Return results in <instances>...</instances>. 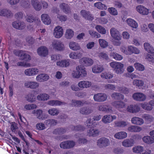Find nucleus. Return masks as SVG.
Instances as JSON below:
<instances>
[{
	"instance_id": "obj_37",
	"label": "nucleus",
	"mask_w": 154,
	"mask_h": 154,
	"mask_svg": "<svg viewBox=\"0 0 154 154\" xmlns=\"http://www.w3.org/2000/svg\"><path fill=\"white\" fill-rule=\"evenodd\" d=\"M57 66L62 67H67L69 65V63L68 60H63L59 61L56 63Z\"/></svg>"
},
{
	"instance_id": "obj_5",
	"label": "nucleus",
	"mask_w": 154,
	"mask_h": 154,
	"mask_svg": "<svg viewBox=\"0 0 154 154\" xmlns=\"http://www.w3.org/2000/svg\"><path fill=\"white\" fill-rule=\"evenodd\" d=\"M110 65L112 68L114 69L117 74H121L123 72L122 69L124 66L123 64L119 62H112Z\"/></svg>"
},
{
	"instance_id": "obj_9",
	"label": "nucleus",
	"mask_w": 154,
	"mask_h": 154,
	"mask_svg": "<svg viewBox=\"0 0 154 154\" xmlns=\"http://www.w3.org/2000/svg\"><path fill=\"white\" fill-rule=\"evenodd\" d=\"M107 98V95L106 94L102 93L95 94L93 97L95 101L99 102H103L106 101Z\"/></svg>"
},
{
	"instance_id": "obj_51",
	"label": "nucleus",
	"mask_w": 154,
	"mask_h": 154,
	"mask_svg": "<svg viewBox=\"0 0 154 154\" xmlns=\"http://www.w3.org/2000/svg\"><path fill=\"white\" fill-rule=\"evenodd\" d=\"M111 118L110 115H105L102 118V120L104 123H109L112 122Z\"/></svg>"
},
{
	"instance_id": "obj_34",
	"label": "nucleus",
	"mask_w": 154,
	"mask_h": 154,
	"mask_svg": "<svg viewBox=\"0 0 154 154\" xmlns=\"http://www.w3.org/2000/svg\"><path fill=\"white\" fill-rule=\"evenodd\" d=\"M127 136V133L124 131H121L116 134L114 137L118 139H122L125 138Z\"/></svg>"
},
{
	"instance_id": "obj_33",
	"label": "nucleus",
	"mask_w": 154,
	"mask_h": 154,
	"mask_svg": "<svg viewBox=\"0 0 154 154\" xmlns=\"http://www.w3.org/2000/svg\"><path fill=\"white\" fill-rule=\"evenodd\" d=\"M66 129L65 128H60L55 129L53 134L55 135H61L64 134L66 131Z\"/></svg>"
},
{
	"instance_id": "obj_2",
	"label": "nucleus",
	"mask_w": 154,
	"mask_h": 154,
	"mask_svg": "<svg viewBox=\"0 0 154 154\" xmlns=\"http://www.w3.org/2000/svg\"><path fill=\"white\" fill-rule=\"evenodd\" d=\"M87 75L85 68L84 67L78 66L76 68V71H74L72 73V76L75 78H79L81 76L85 77Z\"/></svg>"
},
{
	"instance_id": "obj_23",
	"label": "nucleus",
	"mask_w": 154,
	"mask_h": 154,
	"mask_svg": "<svg viewBox=\"0 0 154 154\" xmlns=\"http://www.w3.org/2000/svg\"><path fill=\"white\" fill-rule=\"evenodd\" d=\"M104 70L102 66L100 65H94L92 68V71L94 73H97L101 72Z\"/></svg>"
},
{
	"instance_id": "obj_60",
	"label": "nucleus",
	"mask_w": 154,
	"mask_h": 154,
	"mask_svg": "<svg viewBox=\"0 0 154 154\" xmlns=\"http://www.w3.org/2000/svg\"><path fill=\"white\" fill-rule=\"evenodd\" d=\"M96 29L99 32L102 34H104L106 33V31L105 29L100 25L96 26Z\"/></svg>"
},
{
	"instance_id": "obj_28",
	"label": "nucleus",
	"mask_w": 154,
	"mask_h": 154,
	"mask_svg": "<svg viewBox=\"0 0 154 154\" xmlns=\"http://www.w3.org/2000/svg\"><path fill=\"white\" fill-rule=\"evenodd\" d=\"M112 105L118 109L119 110L121 111L120 109L124 108L125 104L122 101H116L112 103Z\"/></svg>"
},
{
	"instance_id": "obj_40",
	"label": "nucleus",
	"mask_w": 154,
	"mask_h": 154,
	"mask_svg": "<svg viewBox=\"0 0 154 154\" xmlns=\"http://www.w3.org/2000/svg\"><path fill=\"white\" fill-rule=\"evenodd\" d=\"M143 141L147 144H152L154 143V138L149 136H144L143 138Z\"/></svg>"
},
{
	"instance_id": "obj_4",
	"label": "nucleus",
	"mask_w": 154,
	"mask_h": 154,
	"mask_svg": "<svg viewBox=\"0 0 154 154\" xmlns=\"http://www.w3.org/2000/svg\"><path fill=\"white\" fill-rule=\"evenodd\" d=\"M75 142L72 140L63 141L60 144V147L63 149H69L73 148L75 145Z\"/></svg>"
},
{
	"instance_id": "obj_6",
	"label": "nucleus",
	"mask_w": 154,
	"mask_h": 154,
	"mask_svg": "<svg viewBox=\"0 0 154 154\" xmlns=\"http://www.w3.org/2000/svg\"><path fill=\"white\" fill-rule=\"evenodd\" d=\"M110 141L105 137H101L98 139L97 142V146L100 148L106 147L110 144Z\"/></svg>"
},
{
	"instance_id": "obj_22",
	"label": "nucleus",
	"mask_w": 154,
	"mask_h": 154,
	"mask_svg": "<svg viewBox=\"0 0 154 154\" xmlns=\"http://www.w3.org/2000/svg\"><path fill=\"white\" fill-rule=\"evenodd\" d=\"M81 61L85 66H89L92 65L93 63V60L90 58L84 57L81 59Z\"/></svg>"
},
{
	"instance_id": "obj_1",
	"label": "nucleus",
	"mask_w": 154,
	"mask_h": 154,
	"mask_svg": "<svg viewBox=\"0 0 154 154\" xmlns=\"http://www.w3.org/2000/svg\"><path fill=\"white\" fill-rule=\"evenodd\" d=\"M145 50L151 54H148L146 56L147 59L149 61L153 62L154 60V49L153 47L150 46L148 43H145L143 45Z\"/></svg>"
},
{
	"instance_id": "obj_58",
	"label": "nucleus",
	"mask_w": 154,
	"mask_h": 154,
	"mask_svg": "<svg viewBox=\"0 0 154 154\" xmlns=\"http://www.w3.org/2000/svg\"><path fill=\"white\" fill-rule=\"evenodd\" d=\"M48 113L51 115L55 116L57 115L59 112V110L56 108H52L48 110Z\"/></svg>"
},
{
	"instance_id": "obj_21",
	"label": "nucleus",
	"mask_w": 154,
	"mask_h": 154,
	"mask_svg": "<svg viewBox=\"0 0 154 154\" xmlns=\"http://www.w3.org/2000/svg\"><path fill=\"white\" fill-rule=\"evenodd\" d=\"M80 13L81 15L85 19H92L94 18L89 11L82 10L80 11Z\"/></svg>"
},
{
	"instance_id": "obj_12",
	"label": "nucleus",
	"mask_w": 154,
	"mask_h": 154,
	"mask_svg": "<svg viewBox=\"0 0 154 154\" xmlns=\"http://www.w3.org/2000/svg\"><path fill=\"white\" fill-rule=\"evenodd\" d=\"M0 16L11 18L13 16V14L10 10L7 9H0Z\"/></svg>"
},
{
	"instance_id": "obj_26",
	"label": "nucleus",
	"mask_w": 154,
	"mask_h": 154,
	"mask_svg": "<svg viewBox=\"0 0 154 154\" xmlns=\"http://www.w3.org/2000/svg\"><path fill=\"white\" fill-rule=\"evenodd\" d=\"M33 113L35 114L37 118L39 119L43 120L45 119V115L43 113V111L41 109H37L34 111Z\"/></svg>"
},
{
	"instance_id": "obj_64",
	"label": "nucleus",
	"mask_w": 154,
	"mask_h": 154,
	"mask_svg": "<svg viewBox=\"0 0 154 154\" xmlns=\"http://www.w3.org/2000/svg\"><path fill=\"white\" fill-rule=\"evenodd\" d=\"M89 33L93 38H99L100 36V34L94 31L90 30L89 31Z\"/></svg>"
},
{
	"instance_id": "obj_36",
	"label": "nucleus",
	"mask_w": 154,
	"mask_h": 154,
	"mask_svg": "<svg viewBox=\"0 0 154 154\" xmlns=\"http://www.w3.org/2000/svg\"><path fill=\"white\" fill-rule=\"evenodd\" d=\"M144 84V82L140 80L135 79L133 82V85L139 89L141 88L143 86Z\"/></svg>"
},
{
	"instance_id": "obj_46",
	"label": "nucleus",
	"mask_w": 154,
	"mask_h": 154,
	"mask_svg": "<svg viewBox=\"0 0 154 154\" xmlns=\"http://www.w3.org/2000/svg\"><path fill=\"white\" fill-rule=\"evenodd\" d=\"M25 51H24L22 56H21L20 60L26 61H28L31 59V56L29 54L25 53Z\"/></svg>"
},
{
	"instance_id": "obj_31",
	"label": "nucleus",
	"mask_w": 154,
	"mask_h": 154,
	"mask_svg": "<svg viewBox=\"0 0 154 154\" xmlns=\"http://www.w3.org/2000/svg\"><path fill=\"white\" fill-rule=\"evenodd\" d=\"M70 48L72 50L77 51L80 49V47L79 44L76 42H71L69 44Z\"/></svg>"
},
{
	"instance_id": "obj_25",
	"label": "nucleus",
	"mask_w": 154,
	"mask_h": 154,
	"mask_svg": "<svg viewBox=\"0 0 154 154\" xmlns=\"http://www.w3.org/2000/svg\"><path fill=\"white\" fill-rule=\"evenodd\" d=\"M138 12L143 15H146L149 13V10L143 6L139 5L137 7Z\"/></svg>"
},
{
	"instance_id": "obj_30",
	"label": "nucleus",
	"mask_w": 154,
	"mask_h": 154,
	"mask_svg": "<svg viewBox=\"0 0 154 154\" xmlns=\"http://www.w3.org/2000/svg\"><path fill=\"white\" fill-rule=\"evenodd\" d=\"M131 121L132 123L138 125H141L144 123V121L142 119L138 117L132 118Z\"/></svg>"
},
{
	"instance_id": "obj_11",
	"label": "nucleus",
	"mask_w": 154,
	"mask_h": 154,
	"mask_svg": "<svg viewBox=\"0 0 154 154\" xmlns=\"http://www.w3.org/2000/svg\"><path fill=\"white\" fill-rule=\"evenodd\" d=\"M54 35L57 38L61 37L63 34V30L60 26H56L54 29L53 32Z\"/></svg>"
},
{
	"instance_id": "obj_3",
	"label": "nucleus",
	"mask_w": 154,
	"mask_h": 154,
	"mask_svg": "<svg viewBox=\"0 0 154 154\" xmlns=\"http://www.w3.org/2000/svg\"><path fill=\"white\" fill-rule=\"evenodd\" d=\"M91 120L90 119H88L86 121L87 126L88 128H90L89 132H88V134L89 136H92L93 137L97 136L99 134V131L97 129H94L93 128H94L93 126V125L91 122Z\"/></svg>"
},
{
	"instance_id": "obj_44",
	"label": "nucleus",
	"mask_w": 154,
	"mask_h": 154,
	"mask_svg": "<svg viewBox=\"0 0 154 154\" xmlns=\"http://www.w3.org/2000/svg\"><path fill=\"white\" fill-rule=\"evenodd\" d=\"M27 100L29 102H33L36 99V97L33 93H29L26 97Z\"/></svg>"
},
{
	"instance_id": "obj_57",
	"label": "nucleus",
	"mask_w": 154,
	"mask_h": 154,
	"mask_svg": "<svg viewBox=\"0 0 154 154\" xmlns=\"http://www.w3.org/2000/svg\"><path fill=\"white\" fill-rule=\"evenodd\" d=\"M85 128L81 125H77L76 126H73L71 128V129L73 131H82L85 129Z\"/></svg>"
},
{
	"instance_id": "obj_47",
	"label": "nucleus",
	"mask_w": 154,
	"mask_h": 154,
	"mask_svg": "<svg viewBox=\"0 0 154 154\" xmlns=\"http://www.w3.org/2000/svg\"><path fill=\"white\" fill-rule=\"evenodd\" d=\"M83 105V103L81 101L75 100H72L71 105L72 106L79 107Z\"/></svg>"
},
{
	"instance_id": "obj_43",
	"label": "nucleus",
	"mask_w": 154,
	"mask_h": 154,
	"mask_svg": "<svg viewBox=\"0 0 154 154\" xmlns=\"http://www.w3.org/2000/svg\"><path fill=\"white\" fill-rule=\"evenodd\" d=\"M60 8L65 13H69L70 11V9L69 5L65 3H62L60 5Z\"/></svg>"
},
{
	"instance_id": "obj_62",
	"label": "nucleus",
	"mask_w": 154,
	"mask_h": 154,
	"mask_svg": "<svg viewBox=\"0 0 154 154\" xmlns=\"http://www.w3.org/2000/svg\"><path fill=\"white\" fill-rule=\"evenodd\" d=\"M134 66L136 69L140 71H143L144 70V66L139 63H135Z\"/></svg>"
},
{
	"instance_id": "obj_7",
	"label": "nucleus",
	"mask_w": 154,
	"mask_h": 154,
	"mask_svg": "<svg viewBox=\"0 0 154 154\" xmlns=\"http://www.w3.org/2000/svg\"><path fill=\"white\" fill-rule=\"evenodd\" d=\"M122 51L126 55H131L133 54H138L140 52V50L138 48L131 46H128L127 50H124Z\"/></svg>"
},
{
	"instance_id": "obj_41",
	"label": "nucleus",
	"mask_w": 154,
	"mask_h": 154,
	"mask_svg": "<svg viewBox=\"0 0 154 154\" xmlns=\"http://www.w3.org/2000/svg\"><path fill=\"white\" fill-rule=\"evenodd\" d=\"M99 109L100 111L106 112H109L112 110V109L109 106L105 105H102L99 106Z\"/></svg>"
},
{
	"instance_id": "obj_61",
	"label": "nucleus",
	"mask_w": 154,
	"mask_h": 154,
	"mask_svg": "<svg viewBox=\"0 0 154 154\" xmlns=\"http://www.w3.org/2000/svg\"><path fill=\"white\" fill-rule=\"evenodd\" d=\"M118 89L121 92L125 94H128L129 93V89L125 87H119L118 88Z\"/></svg>"
},
{
	"instance_id": "obj_13",
	"label": "nucleus",
	"mask_w": 154,
	"mask_h": 154,
	"mask_svg": "<svg viewBox=\"0 0 154 154\" xmlns=\"http://www.w3.org/2000/svg\"><path fill=\"white\" fill-rule=\"evenodd\" d=\"M110 33L112 36L115 40L119 41L121 39L122 36L116 29L111 28L110 30Z\"/></svg>"
},
{
	"instance_id": "obj_16",
	"label": "nucleus",
	"mask_w": 154,
	"mask_h": 154,
	"mask_svg": "<svg viewBox=\"0 0 154 154\" xmlns=\"http://www.w3.org/2000/svg\"><path fill=\"white\" fill-rule=\"evenodd\" d=\"M37 53L41 56L46 57L48 54L47 48L45 46H41L37 49Z\"/></svg>"
},
{
	"instance_id": "obj_20",
	"label": "nucleus",
	"mask_w": 154,
	"mask_h": 154,
	"mask_svg": "<svg viewBox=\"0 0 154 154\" xmlns=\"http://www.w3.org/2000/svg\"><path fill=\"white\" fill-rule=\"evenodd\" d=\"M91 85V82L88 81H82L79 82L78 86L81 89L89 88Z\"/></svg>"
},
{
	"instance_id": "obj_14",
	"label": "nucleus",
	"mask_w": 154,
	"mask_h": 154,
	"mask_svg": "<svg viewBox=\"0 0 154 154\" xmlns=\"http://www.w3.org/2000/svg\"><path fill=\"white\" fill-rule=\"evenodd\" d=\"M132 97L134 100L140 101H144L146 99V96L141 93H134L133 94Z\"/></svg>"
},
{
	"instance_id": "obj_35",
	"label": "nucleus",
	"mask_w": 154,
	"mask_h": 154,
	"mask_svg": "<svg viewBox=\"0 0 154 154\" xmlns=\"http://www.w3.org/2000/svg\"><path fill=\"white\" fill-rule=\"evenodd\" d=\"M65 103L58 100H51L48 102V104L51 106H60L62 104H65Z\"/></svg>"
},
{
	"instance_id": "obj_50",
	"label": "nucleus",
	"mask_w": 154,
	"mask_h": 154,
	"mask_svg": "<svg viewBox=\"0 0 154 154\" xmlns=\"http://www.w3.org/2000/svg\"><path fill=\"white\" fill-rule=\"evenodd\" d=\"M47 125L50 126H54L57 123V121L54 119H49L46 120L45 122Z\"/></svg>"
},
{
	"instance_id": "obj_17",
	"label": "nucleus",
	"mask_w": 154,
	"mask_h": 154,
	"mask_svg": "<svg viewBox=\"0 0 154 154\" xmlns=\"http://www.w3.org/2000/svg\"><path fill=\"white\" fill-rule=\"evenodd\" d=\"M38 70L36 68H31L26 69L25 71V75L28 76L34 75L38 74Z\"/></svg>"
},
{
	"instance_id": "obj_15",
	"label": "nucleus",
	"mask_w": 154,
	"mask_h": 154,
	"mask_svg": "<svg viewBox=\"0 0 154 154\" xmlns=\"http://www.w3.org/2000/svg\"><path fill=\"white\" fill-rule=\"evenodd\" d=\"M127 110L130 112L136 113L140 110V107L137 104L130 105L128 106Z\"/></svg>"
},
{
	"instance_id": "obj_52",
	"label": "nucleus",
	"mask_w": 154,
	"mask_h": 154,
	"mask_svg": "<svg viewBox=\"0 0 154 154\" xmlns=\"http://www.w3.org/2000/svg\"><path fill=\"white\" fill-rule=\"evenodd\" d=\"M49 98V96L45 94H40L37 96V99L39 100H47Z\"/></svg>"
},
{
	"instance_id": "obj_24",
	"label": "nucleus",
	"mask_w": 154,
	"mask_h": 154,
	"mask_svg": "<svg viewBox=\"0 0 154 154\" xmlns=\"http://www.w3.org/2000/svg\"><path fill=\"white\" fill-rule=\"evenodd\" d=\"M49 78V76L47 74L42 73L37 76L36 80L39 82H43L47 80Z\"/></svg>"
},
{
	"instance_id": "obj_56",
	"label": "nucleus",
	"mask_w": 154,
	"mask_h": 154,
	"mask_svg": "<svg viewBox=\"0 0 154 154\" xmlns=\"http://www.w3.org/2000/svg\"><path fill=\"white\" fill-rule=\"evenodd\" d=\"M141 106L142 107L146 110L150 111L152 110L153 108V106L149 104V102L147 104H142Z\"/></svg>"
},
{
	"instance_id": "obj_27",
	"label": "nucleus",
	"mask_w": 154,
	"mask_h": 154,
	"mask_svg": "<svg viewBox=\"0 0 154 154\" xmlns=\"http://www.w3.org/2000/svg\"><path fill=\"white\" fill-rule=\"evenodd\" d=\"M31 3L36 10L39 11L41 9V4L38 0H32Z\"/></svg>"
},
{
	"instance_id": "obj_10",
	"label": "nucleus",
	"mask_w": 154,
	"mask_h": 154,
	"mask_svg": "<svg viewBox=\"0 0 154 154\" xmlns=\"http://www.w3.org/2000/svg\"><path fill=\"white\" fill-rule=\"evenodd\" d=\"M12 26L14 28L19 30L23 29L26 27L25 23L20 20H17L13 22Z\"/></svg>"
},
{
	"instance_id": "obj_59",
	"label": "nucleus",
	"mask_w": 154,
	"mask_h": 154,
	"mask_svg": "<svg viewBox=\"0 0 154 154\" xmlns=\"http://www.w3.org/2000/svg\"><path fill=\"white\" fill-rule=\"evenodd\" d=\"M94 6L99 9H105L107 8V7L104 4H102L101 2H98L94 3Z\"/></svg>"
},
{
	"instance_id": "obj_19",
	"label": "nucleus",
	"mask_w": 154,
	"mask_h": 154,
	"mask_svg": "<svg viewBox=\"0 0 154 154\" xmlns=\"http://www.w3.org/2000/svg\"><path fill=\"white\" fill-rule=\"evenodd\" d=\"M52 46L54 49L59 51L63 50V45L60 41L57 40H54L52 42Z\"/></svg>"
},
{
	"instance_id": "obj_38",
	"label": "nucleus",
	"mask_w": 154,
	"mask_h": 154,
	"mask_svg": "<svg viewBox=\"0 0 154 154\" xmlns=\"http://www.w3.org/2000/svg\"><path fill=\"white\" fill-rule=\"evenodd\" d=\"M112 97L115 99L117 100H122L124 99V96L119 93H114L111 95Z\"/></svg>"
},
{
	"instance_id": "obj_53",
	"label": "nucleus",
	"mask_w": 154,
	"mask_h": 154,
	"mask_svg": "<svg viewBox=\"0 0 154 154\" xmlns=\"http://www.w3.org/2000/svg\"><path fill=\"white\" fill-rule=\"evenodd\" d=\"M110 56L117 60H121L123 59V57L121 55L114 52L110 54Z\"/></svg>"
},
{
	"instance_id": "obj_32",
	"label": "nucleus",
	"mask_w": 154,
	"mask_h": 154,
	"mask_svg": "<svg viewBox=\"0 0 154 154\" xmlns=\"http://www.w3.org/2000/svg\"><path fill=\"white\" fill-rule=\"evenodd\" d=\"M82 55V53L79 52H72L69 54V57L72 59H77L81 58Z\"/></svg>"
},
{
	"instance_id": "obj_55",
	"label": "nucleus",
	"mask_w": 154,
	"mask_h": 154,
	"mask_svg": "<svg viewBox=\"0 0 154 154\" xmlns=\"http://www.w3.org/2000/svg\"><path fill=\"white\" fill-rule=\"evenodd\" d=\"M143 149V147L141 146H137L134 147L132 150L133 152L136 153H139L142 152Z\"/></svg>"
},
{
	"instance_id": "obj_39",
	"label": "nucleus",
	"mask_w": 154,
	"mask_h": 154,
	"mask_svg": "<svg viewBox=\"0 0 154 154\" xmlns=\"http://www.w3.org/2000/svg\"><path fill=\"white\" fill-rule=\"evenodd\" d=\"M100 76L102 78L108 79L112 78L113 76V75L110 72H105L102 73Z\"/></svg>"
},
{
	"instance_id": "obj_45",
	"label": "nucleus",
	"mask_w": 154,
	"mask_h": 154,
	"mask_svg": "<svg viewBox=\"0 0 154 154\" xmlns=\"http://www.w3.org/2000/svg\"><path fill=\"white\" fill-rule=\"evenodd\" d=\"M115 124L117 127L123 128L127 125L128 122L124 121H117L115 122Z\"/></svg>"
},
{
	"instance_id": "obj_63",
	"label": "nucleus",
	"mask_w": 154,
	"mask_h": 154,
	"mask_svg": "<svg viewBox=\"0 0 154 154\" xmlns=\"http://www.w3.org/2000/svg\"><path fill=\"white\" fill-rule=\"evenodd\" d=\"M142 118L145 119V121L148 122H151L152 121L153 117L148 114H144L142 116Z\"/></svg>"
},
{
	"instance_id": "obj_54",
	"label": "nucleus",
	"mask_w": 154,
	"mask_h": 154,
	"mask_svg": "<svg viewBox=\"0 0 154 154\" xmlns=\"http://www.w3.org/2000/svg\"><path fill=\"white\" fill-rule=\"evenodd\" d=\"M74 35L73 31L70 29H68L66 31V37L68 39H71Z\"/></svg>"
},
{
	"instance_id": "obj_49",
	"label": "nucleus",
	"mask_w": 154,
	"mask_h": 154,
	"mask_svg": "<svg viewBox=\"0 0 154 154\" xmlns=\"http://www.w3.org/2000/svg\"><path fill=\"white\" fill-rule=\"evenodd\" d=\"M126 21L128 25L131 27L134 28L137 27V23L134 20H126Z\"/></svg>"
},
{
	"instance_id": "obj_8",
	"label": "nucleus",
	"mask_w": 154,
	"mask_h": 154,
	"mask_svg": "<svg viewBox=\"0 0 154 154\" xmlns=\"http://www.w3.org/2000/svg\"><path fill=\"white\" fill-rule=\"evenodd\" d=\"M14 17L16 19H32L34 18L32 15H27L26 16L23 13L21 12H18L16 13L14 15Z\"/></svg>"
},
{
	"instance_id": "obj_29",
	"label": "nucleus",
	"mask_w": 154,
	"mask_h": 154,
	"mask_svg": "<svg viewBox=\"0 0 154 154\" xmlns=\"http://www.w3.org/2000/svg\"><path fill=\"white\" fill-rule=\"evenodd\" d=\"M134 143V141L133 139H126L122 142V145L125 147H129L132 146Z\"/></svg>"
},
{
	"instance_id": "obj_18",
	"label": "nucleus",
	"mask_w": 154,
	"mask_h": 154,
	"mask_svg": "<svg viewBox=\"0 0 154 154\" xmlns=\"http://www.w3.org/2000/svg\"><path fill=\"white\" fill-rule=\"evenodd\" d=\"M24 85L27 88L35 89L39 86V84L34 82L27 81L25 83Z\"/></svg>"
},
{
	"instance_id": "obj_42",
	"label": "nucleus",
	"mask_w": 154,
	"mask_h": 154,
	"mask_svg": "<svg viewBox=\"0 0 154 154\" xmlns=\"http://www.w3.org/2000/svg\"><path fill=\"white\" fill-rule=\"evenodd\" d=\"M141 128L138 126L131 125L128 128V130L131 132H140L141 130Z\"/></svg>"
},
{
	"instance_id": "obj_48",
	"label": "nucleus",
	"mask_w": 154,
	"mask_h": 154,
	"mask_svg": "<svg viewBox=\"0 0 154 154\" xmlns=\"http://www.w3.org/2000/svg\"><path fill=\"white\" fill-rule=\"evenodd\" d=\"M92 110L89 107H85L82 108L80 109V112L82 114H88L91 112Z\"/></svg>"
}]
</instances>
